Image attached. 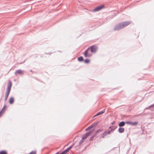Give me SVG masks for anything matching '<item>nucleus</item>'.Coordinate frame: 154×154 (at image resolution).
<instances>
[{"label":"nucleus","mask_w":154,"mask_h":154,"mask_svg":"<svg viewBox=\"0 0 154 154\" xmlns=\"http://www.w3.org/2000/svg\"><path fill=\"white\" fill-rule=\"evenodd\" d=\"M90 50V48H88L85 52L84 55L86 57H90L92 56V54Z\"/></svg>","instance_id":"nucleus-1"},{"label":"nucleus","mask_w":154,"mask_h":154,"mask_svg":"<svg viewBox=\"0 0 154 154\" xmlns=\"http://www.w3.org/2000/svg\"><path fill=\"white\" fill-rule=\"evenodd\" d=\"M131 21H126L122 22V26H121L119 28H116L117 29H122V28H124L126 26L130 24V23H131Z\"/></svg>","instance_id":"nucleus-2"},{"label":"nucleus","mask_w":154,"mask_h":154,"mask_svg":"<svg viewBox=\"0 0 154 154\" xmlns=\"http://www.w3.org/2000/svg\"><path fill=\"white\" fill-rule=\"evenodd\" d=\"M125 123L128 125H129L132 126L136 125L137 124V122H132L131 121L126 122Z\"/></svg>","instance_id":"nucleus-3"},{"label":"nucleus","mask_w":154,"mask_h":154,"mask_svg":"<svg viewBox=\"0 0 154 154\" xmlns=\"http://www.w3.org/2000/svg\"><path fill=\"white\" fill-rule=\"evenodd\" d=\"M92 132L91 131H90L84 135L82 138V140H85L86 139L89 135H90Z\"/></svg>","instance_id":"nucleus-4"},{"label":"nucleus","mask_w":154,"mask_h":154,"mask_svg":"<svg viewBox=\"0 0 154 154\" xmlns=\"http://www.w3.org/2000/svg\"><path fill=\"white\" fill-rule=\"evenodd\" d=\"M104 6L103 5H102L101 6H99L98 7H97L94 10V11H99L102 9L103 8H104Z\"/></svg>","instance_id":"nucleus-5"},{"label":"nucleus","mask_w":154,"mask_h":154,"mask_svg":"<svg viewBox=\"0 0 154 154\" xmlns=\"http://www.w3.org/2000/svg\"><path fill=\"white\" fill-rule=\"evenodd\" d=\"M91 51L92 53H95L97 50V48L95 46H92L90 48Z\"/></svg>","instance_id":"nucleus-6"},{"label":"nucleus","mask_w":154,"mask_h":154,"mask_svg":"<svg viewBox=\"0 0 154 154\" xmlns=\"http://www.w3.org/2000/svg\"><path fill=\"white\" fill-rule=\"evenodd\" d=\"M122 22L121 23H120L119 24H118V25H117L116 26L115 28H114V29L116 30H119L120 29H117L116 28H119V27H120L121 26H122Z\"/></svg>","instance_id":"nucleus-7"},{"label":"nucleus","mask_w":154,"mask_h":154,"mask_svg":"<svg viewBox=\"0 0 154 154\" xmlns=\"http://www.w3.org/2000/svg\"><path fill=\"white\" fill-rule=\"evenodd\" d=\"M6 107V106H4L2 110L0 112V117L1 116L2 114H3Z\"/></svg>","instance_id":"nucleus-8"},{"label":"nucleus","mask_w":154,"mask_h":154,"mask_svg":"<svg viewBox=\"0 0 154 154\" xmlns=\"http://www.w3.org/2000/svg\"><path fill=\"white\" fill-rule=\"evenodd\" d=\"M110 133V131H106L103 133L101 134V137L102 138H104L105 136H106L107 134H109Z\"/></svg>","instance_id":"nucleus-9"},{"label":"nucleus","mask_w":154,"mask_h":154,"mask_svg":"<svg viewBox=\"0 0 154 154\" xmlns=\"http://www.w3.org/2000/svg\"><path fill=\"white\" fill-rule=\"evenodd\" d=\"M11 81L9 82L8 85V91L10 92L11 88Z\"/></svg>","instance_id":"nucleus-10"},{"label":"nucleus","mask_w":154,"mask_h":154,"mask_svg":"<svg viewBox=\"0 0 154 154\" xmlns=\"http://www.w3.org/2000/svg\"><path fill=\"white\" fill-rule=\"evenodd\" d=\"M98 122H95L91 126L89 127L88 128L86 129V131H87L88 130H90L91 129L92 127H94L97 124Z\"/></svg>","instance_id":"nucleus-11"},{"label":"nucleus","mask_w":154,"mask_h":154,"mask_svg":"<svg viewBox=\"0 0 154 154\" xmlns=\"http://www.w3.org/2000/svg\"><path fill=\"white\" fill-rule=\"evenodd\" d=\"M72 147H70L68 148H67L61 154H65L68 151H69L71 148Z\"/></svg>","instance_id":"nucleus-12"},{"label":"nucleus","mask_w":154,"mask_h":154,"mask_svg":"<svg viewBox=\"0 0 154 154\" xmlns=\"http://www.w3.org/2000/svg\"><path fill=\"white\" fill-rule=\"evenodd\" d=\"M15 74H19L20 75L22 74H23V72L20 70H18L16 71Z\"/></svg>","instance_id":"nucleus-13"},{"label":"nucleus","mask_w":154,"mask_h":154,"mask_svg":"<svg viewBox=\"0 0 154 154\" xmlns=\"http://www.w3.org/2000/svg\"><path fill=\"white\" fill-rule=\"evenodd\" d=\"M119 131L120 133H123L124 131V128H119Z\"/></svg>","instance_id":"nucleus-14"},{"label":"nucleus","mask_w":154,"mask_h":154,"mask_svg":"<svg viewBox=\"0 0 154 154\" xmlns=\"http://www.w3.org/2000/svg\"><path fill=\"white\" fill-rule=\"evenodd\" d=\"M9 93H10V91H8L6 92V94H5V100H6L8 97V95L9 94Z\"/></svg>","instance_id":"nucleus-15"},{"label":"nucleus","mask_w":154,"mask_h":154,"mask_svg":"<svg viewBox=\"0 0 154 154\" xmlns=\"http://www.w3.org/2000/svg\"><path fill=\"white\" fill-rule=\"evenodd\" d=\"M9 103L11 104H12L14 102V99L13 97H11L9 100Z\"/></svg>","instance_id":"nucleus-16"},{"label":"nucleus","mask_w":154,"mask_h":154,"mask_svg":"<svg viewBox=\"0 0 154 154\" xmlns=\"http://www.w3.org/2000/svg\"><path fill=\"white\" fill-rule=\"evenodd\" d=\"M125 123H125L123 122H122L119 124V125L120 127L123 126L124 125Z\"/></svg>","instance_id":"nucleus-17"},{"label":"nucleus","mask_w":154,"mask_h":154,"mask_svg":"<svg viewBox=\"0 0 154 154\" xmlns=\"http://www.w3.org/2000/svg\"><path fill=\"white\" fill-rule=\"evenodd\" d=\"M103 131V130L102 129H99V130L97 131L95 133V136H96L97 135L98 133H100L102 132Z\"/></svg>","instance_id":"nucleus-18"},{"label":"nucleus","mask_w":154,"mask_h":154,"mask_svg":"<svg viewBox=\"0 0 154 154\" xmlns=\"http://www.w3.org/2000/svg\"><path fill=\"white\" fill-rule=\"evenodd\" d=\"M104 112H102L101 111L100 112H99L97 113L94 117H95L97 116H98Z\"/></svg>","instance_id":"nucleus-19"},{"label":"nucleus","mask_w":154,"mask_h":154,"mask_svg":"<svg viewBox=\"0 0 154 154\" xmlns=\"http://www.w3.org/2000/svg\"><path fill=\"white\" fill-rule=\"evenodd\" d=\"M78 60L80 61H82L83 60V58L82 57H80L78 58Z\"/></svg>","instance_id":"nucleus-20"},{"label":"nucleus","mask_w":154,"mask_h":154,"mask_svg":"<svg viewBox=\"0 0 154 154\" xmlns=\"http://www.w3.org/2000/svg\"><path fill=\"white\" fill-rule=\"evenodd\" d=\"M0 154H7V152L5 151H2L0 152Z\"/></svg>","instance_id":"nucleus-21"},{"label":"nucleus","mask_w":154,"mask_h":154,"mask_svg":"<svg viewBox=\"0 0 154 154\" xmlns=\"http://www.w3.org/2000/svg\"><path fill=\"white\" fill-rule=\"evenodd\" d=\"M36 151H34L31 152L29 153V154H36Z\"/></svg>","instance_id":"nucleus-22"},{"label":"nucleus","mask_w":154,"mask_h":154,"mask_svg":"<svg viewBox=\"0 0 154 154\" xmlns=\"http://www.w3.org/2000/svg\"><path fill=\"white\" fill-rule=\"evenodd\" d=\"M90 62V60H89L88 59H86L85 60V62L86 63H89Z\"/></svg>","instance_id":"nucleus-23"},{"label":"nucleus","mask_w":154,"mask_h":154,"mask_svg":"<svg viewBox=\"0 0 154 154\" xmlns=\"http://www.w3.org/2000/svg\"><path fill=\"white\" fill-rule=\"evenodd\" d=\"M96 136H95V134H94V135L92 136L90 139V141H91Z\"/></svg>","instance_id":"nucleus-24"},{"label":"nucleus","mask_w":154,"mask_h":154,"mask_svg":"<svg viewBox=\"0 0 154 154\" xmlns=\"http://www.w3.org/2000/svg\"><path fill=\"white\" fill-rule=\"evenodd\" d=\"M83 140H82V139L79 142V143L80 144H82L84 141Z\"/></svg>","instance_id":"nucleus-25"},{"label":"nucleus","mask_w":154,"mask_h":154,"mask_svg":"<svg viewBox=\"0 0 154 154\" xmlns=\"http://www.w3.org/2000/svg\"><path fill=\"white\" fill-rule=\"evenodd\" d=\"M114 122H112V124H114Z\"/></svg>","instance_id":"nucleus-26"}]
</instances>
